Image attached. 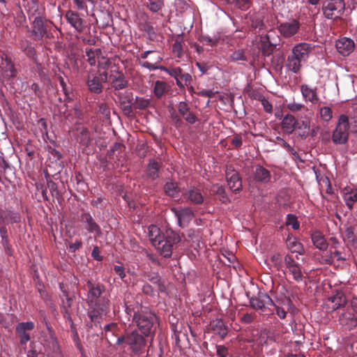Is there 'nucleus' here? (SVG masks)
<instances>
[{
    "instance_id": "58",
    "label": "nucleus",
    "mask_w": 357,
    "mask_h": 357,
    "mask_svg": "<svg viewBox=\"0 0 357 357\" xmlns=\"http://www.w3.org/2000/svg\"><path fill=\"white\" fill-rule=\"evenodd\" d=\"M0 235L1 237L8 236V231L4 220H0Z\"/></svg>"
},
{
    "instance_id": "5",
    "label": "nucleus",
    "mask_w": 357,
    "mask_h": 357,
    "mask_svg": "<svg viewBox=\"0 0 357 357\" xmlns=\"http://www.w3.org/2000/svg\"><path fill=\"white\" fill-rule=\"evenodd\" d=\"M349 123L347 116H340L338 123L333 133V141L336 144H343L347 142L349 136Z\"/></svg>"
},
{
    "instance_id": "28",
    "label": "nucleus",
    "mask_w": 357,
    "mask_h": 357,
    "mask_svg": "<svg viewBox=\"0 0 357 357\" xmlns=\"http://www.w3.org/2000/svg\"><path fill=\"white\" fill-rule=\"evenodd\" d=\"M343 196L346 205L351 209L357 201V189L346 188L343 190Z\"/></svg>"
},
{
    "instance_id": "63",
    "label": "nucleus",
    "mask_w": 357,
    "mask_h": 357,
    "mask_svg": "<svg viewBox=\"0 0 357 357\" xmlns=\"http://www.w3.org/2000/svg\"><path fill=\"white\" fill-rule=\"evenodd\" d=\"M271 260L275 265H280L282 263V256L279 253L274 254L271 257Z\"/></svg>"
},
{
    "instance_id": "8",
    "label": "nucleus",
    "mask_w": 357,
    "mask_h": 357,
    "mask_svg": "<svg viewBox=\"0 0 357 357\" xmlns=\"http://www.w3.org/2000/svg\"><path fill=\"white\" fill-rule=\"evenodd\" d=\"M107 79V73L104 71L100 74V77L93 75H89L86 79V86L90 92L100 94L102 91V82Z\"/></svg>"
},
{
    "instance_id": "37",
    "label": "nucleus",
    "mask_w": 357,
    "mask_h": 357,
    "mask_svg": "<svg viewBox=\"0 0 357 357\" xmlns=\"http://www.w3.org/2000/svg\"><path fill=\"white\" fill-rule=\"evenodd\" d=\"M160 168L159 162L154 160H151L146 168V174L149 177L155 178L158 177V170Z\"/></svg>"
},
{
    "instance_id": "55",
    "label": "nucleus",
    "mask_w": 357,
    "mask_h": 357,
    "mask_svg": "<svg viewBox=\"0 0 357 357\" xmlns=\"http://www.w3.org/2000/svg\"><path fill=\"white\" fill-rule=\"evenodd\" d=\"M17 333L20 335V340L21 344H25L27 342L30 340L29 334L26 332L24 331H17Z\"/></svg>"
},
{
    "instance_id": "6",
    "label": "nucleus",
    "mask_w": 357,
    "mask_h": 357,
    "mask_svg": "<svg viewBox=\"0 0 357 357\" xmlns=\"http://www.w3.org/2000/svg\"><path fill=\"white\" fill-rule=\"evenodd\" d=\"M133 319L142 333L147 336L151 333L156 317L152 314L135 313Z\"/></svg>"
},
{
    "instance_id": "39",
    "label": "nucleus",
    "mask_w": 357,
    "mask_h": 357,
    "mask_svg": "<svg viewBox=\"0 0 357 357\" xmlns=\"http://www.w3.org/2000/svg\"><path fill=\"white\" fill-rule=\"evenodd\" d=\"M165 193L172 197H176L178 194V190L176 183L167 182L165 185Z\"/></svg>"
},
{
    "instance_id": "14",
    "label": "nucleus",
    "mask_w": 357,
    "mask_h": 357,
    "mask_svg": "<svg viewBox=\"0 0 357 357\" xmlns=\"http://www.w3.org/2000/svg\"><path fill=\"white\" fill-rule=\"evenodd\" d=\"M273 306L275 307L277 315L280 319H284L287 315V310H291L294 305L289 298L284 296L280 299L278 298Z\"/></svg>"
},
{
    "instance_id": "53",
    "label": "nucleus",
    "mask_w": 357,
    "mask_h": 357,
    "mask_svg": "<svg viewBox=\"0 0 357 357\" xmlns=\"http://www.w3.org/2000/svg\"><path fill=\"white\" fill-rule=\"evenodd\" d=\"M332 255H334L337 258V259L340 261H344L346 259L345 257H343L342 256V253L340 251L335 250L333 253L330 254V257H328L324 259V261L326 264H332V261H333Z\"/></svg>"
},
{
    "instance_id": "60",
    "label": "nucleus",
    "mask_w": 357,
    "mask_h": 357,
    "mask_svg": "<svg viewBox=\"0 0 357 357\" xmlns=\"http://www.w3.org/2000/svg\"><path fill=\"white\" fill-rule=\"evenodd\" d=\"M276 139H277L278 144H281L282 146L286 148L289 151H291L293 150V148L286 141H284L282 138L278 137L276 138Z\"/></svg>"
},
{
    "instance_id": "64",
    "label": "nucleus",
    "mask_w": 357,
    "mask_h": 357,
    "mask_svg": "<svg viewBox=\"0 0 357 357\" xmlns=\"http://www.w3.org/2000/svg\"><path fill=\"white\" fill-rule=\"evenodd\" d=\"M217 353L220 357H227V349L225 347L218 346L217 347Z\"/></svg>"
},
{
    "instance_id": "52",
    "label": "nucleus",
    "mask_w": 357,
    "mask_h": 357,
    "mask_svg": "<svg viewBox=\"0 0 357 357\" xmlns=\"http://www.w3.org/2000/svg\"><path fill=\"white\" fill-rule=\"evenodd\" d=\"M230 58L232 61H234L245 60L244 52L242 50H238L234 52L231 54Z\"/></svg>"
},
{
    "instance_id": "43",
    "label": "nucleus",
    "mask_w": 357,
    "mask_h": 357,
    "mask_svg": "<svg viewBox=\"0 0 357 357\" xmlns=\"http://www.w3.org/2000/svg\"><path fill=\"white\" fill-rule=\"evenodd\" d=\"M296 128L301 130L300 135L302 136H307L310 132V122L307 121H298Z\"/></svg>"
},
{
    "instance_id": "20",
    "label": "nucleus",
    "mask_w": 357,
    "mask_h": 357,
    "mask_svg": "<svg viewBox=\"0 0 357 357\" xmlns=\"http://www.w3.org/2000/svg\"><path fill=\"white\" fill-rule=\"evenodd\" d=\"M80 220L84 224H86L85 228L86 230L90 233H93L96 237L101 234L100 227L96 224L89 213H83L81 215Z\"/></svg>"
},
{
    "instance_id": "23",
    "label": "nucleus",
    "mask_w": 357,
    "mask_h": 357,
    "mask_svg": "<svg viewBox=\"0 0 357 357\" xmlns=\"http://www.w3.org/2000/svg\"><path fill=\"white\" fill-rule=\"evenodd\" d=\"M169 89V84L162 80H156L152 85V93L155 98L161 100L164 96L168 92Z\"/></svg>"
},
{
    "instance_id": "3",
    "label": "nucleus",
    "mask_w": 357,
    "mask_h": 357,
    "mask_svg": "<svg viewBox=\"0 0 357 357\" xmlns=\"http://www.w3.org/2000/svg\"><path fill=\"white\" fill-rule=\"evenodd\" d=\"M345 10L344 0H326L323 3V13L328 20L340 18Z\"/></svg>"
},
{
    "instance_id": "18",
    "label": "nucleus",
    "mask_w": 357,
    "mask_h": 357,
    "mask_svg": "<svg viewBox=\"0 0 357 357\" xmlns=\"http://www.w3.org/2000/svg\"><path fill=\"white\" fill-rule=\"evenodd\" d=\"M337 52L342 56L349 55L354 50V42L349 38H342L336 41L335 44Z\"/></svg>"
},
{
    "instance_id": "9",
    "label": "nucleus",
    "mask_w": 357,
    "mask_h": 357,
    "mask_svg": "<svg viewBox=\"0 0 357 357\" xmlns=\"http://www.w3.org/2000/svg\"><path fill=\"white\" fill-rule=\"evenodd\" d=\"M47 21L41 17H36L32 23L31 35L35 40H41L47 37Z\"/></svg>"
},
{
    "instance_id": "31",
    "label": "nucleus",
    "mask_w": 357,
    "mask_h": 357,
    "mask_svg": "<svg viewBox=\"0 0 357 357\" xmlns=\"http://www.w3.org/2000/svg\"><path fill=\"white\" fill-rule=\"evenodd\" d=\"M287 246L291 252L302 255L304 252L303 246L298 239L294 236H288Z\"/></svg>"
},
{
    "instance_id": "46",
    "label": "nucleus",
    "mask_w": 357,
    "mask_h": 357,
    "mask_svg": "<svg viewBox=\"0 0 357 357\" xmlns=\"http://www.w3.org/2000/svg\"><path fill=\"white\" fill-rule=\"evenodd\" d=\"M287 107L291 112L294 113L301 112L303 109H307L306 107L303 104L296 102L295 101L289 102L287 105Z\"/></svg>"
},
{
    "instance_id": "42",
    "label": "nucleus",
    "mask_w": 357,
    "mask_h": 357,
    "mask_svg": "<svg viewBox=\"0 0 357 357\" xmlns=\"http://www.w3.org/2000/svg\"><path fill=\"white\" fill-rule=\"evenodd\" d=\"M199 40L204 45H208L211 47H214L219 41V36H214L213 37H210L202 35L199 38Z\"/></svg>"
},
{
    "instance_id": "56",
    "label": "nucleus",
    "mask_w": 357,
    "mask_h": 357,
    "mask_svg": "<svg viewBox=\"0 0 357 357\" xmlns=\"http://www.w3.org/2000/svg\"><path fill=\"white\" fill-rule=\"evenodd\" d=\"M114 272L119 276L121 280H123L126 277V273L124 268L121 266L116 265L114 267Z\"/></svg>"
},
{
    "instance_id": "48",
    "label": "nucleus",
    "mask_w": 357,
    "mask_h": 357,
    "mask_svg": "<svg viewBox=\"0 0 357 357\" xmlns=\"http://www.w3.org/2000/svg\"><path fill=\"white\" fill-rule=\"evenodd\" d=\"M34 328V323L33 321H26L19 323L16 326V331H31Z\"/></svg>"
},
{
    "instance_id": "27",
    "label": "nucleus",
    "mask_w": 357,
    "mask_h": 357,
    "mask_svg": "<svg viewBox=\"0 0 357 357\" xmlns=\"http://www.w3.org/2000/svg\"><path fill=\"white\" fill-rule=\"evenodd\" d=\"M255 180L262 183L270 181L271 176L270 172L261 165H257L254 172Z\"/></svg>"
},
{
    "instance_id": "57",
    "label": "nucleus",
    "mask_w": 357,
    "mask_h": 357,
    "mask_svg": "<svg viewBox=\"0 0 357 357\" xmlns=\"http://www.w3.org/2000/svg\"><path fill=\"white\" fill-rule=\"evenodd\" d=\"M82 246V242L80 241H76L75 243H69L68 248L70 252H75L79 249Z\"/></svg>"
},
{
    "instance_id": "35",
    "label": "nucleus",
    "mask_w": 357,
    "mask_h": 357,
    "mask_svg": "<svg viewBox=\"0 0 357 357\" xmlns=\"http://www.w3.org/2000/svg\"><path fill=\"white\" fill-rule=\"evenodd\" d=\"M77 132H79L78 138L79 142L84 146H89L91 140L89 130L86 128L80 127L77 128Z\"/></svg>"
},
{
    "instance_id": "38",
    "label": "nucleus",
    "mask_w": 357,
    "mask_h": 357,
    "mask_svg": "<svg viewBox=\"0 0 357 357\" xmlns=\"http://www.w3.org/2000/svg\"><path fill=\"white\" fill-rule=\"evenodd\" d=\"M318 113L321 119L328 122L333 118V111L329 106H319Z\"/></svg>"
},
{
    "instance_id": "10",
    "label": "nucleus",
    "mask_w": 357,
    "mask_h": 357,
    "mask_svg": "<svg viewBox=\"0 0 357 357\" xmlns=\"http://www.w3.org/2000/svg\"><path fill=\"white\" fill-rule=\"evenodd\" d=\"M284 264L287 271L292 275L294 279L298 282H301L303 278L301 268L294 257L287 255L284 257Z\"/></svg>"
},
{
    "instance_id": "2",
    "label": "nucleus",
    "mask_w": 357,
    "mask_h": 357,
    "mask_svg": "<svg viewBox=\"0 0 357 357\" xmlns=\"http://www.w3.org/2000/svg\"><path fill=\"white\" fill-rule=\"evenodd\" d=\"M89 292L87 300L91 307L89 316L91 321H97L103 314H105L109 306V300L101 297L104 291L102 285H94L91 281L87 282Z\"/></svg>"
},
{
    "instance_id": "4",
    "label": "nucleus",
    "mask_w": 357,
    "mask_h": 357,
    "mask_svg": "<svg viewBox=\"0 0 357 357\" xmlns=\"http://www.w3.org/2000/svg\"><path fill=\"white\" fill-rule=\"evenodd\" d=\"M250 305L252 308L259 311V314L264 316H268L273 313L270 308L275 305V302L267 294L259 295L258 297H252L250 300Z\"/></svg>"
},
{
    "instance_id": "36",
    "label": "nucleus",
    "mask_w": 357,
    "mask_h": 357,
    "mask_svg": "<svg viewBox=\"0 0 357 357\" xmlns=\"http://www.w3.org/2000/svg\"><path fill=\"white\" fill-rule=\"evenodd\" d=\"M211 191L212 193L218 195L222 203H225L229 200L225 190L222 185L213 184L211 186Z\"/></svg>"
},
{
    "instance_id": "7",
    "label": "nucleus",
    "mask_w": 357,
    "mask_h": 357,
    "mask_svg": "<svg viewBox=\"0 0 357 357\" xmlns=\"http://www.w3.org/2000/svg\"><path fill=\"white\" fill-rule=\"evenodd\" d=\"M346 304L347 298L345 294L341 291H337L333 295L328 296L324 302L326 311L328 313L344 307Z\"/></svg>"
},
{
    "instance_id": "30",
    "label": "nucleus",
    "mask_w": 357,
    "mask_h": 357,
    "mask_svg": "<svg viewBox=\"0 0 357 357\" xmlns=\"http://www.w3.org/2000/svg\"><path fill=\"white\" fill-rule=\"evenodd\" d=\"M312 241L313 245L321 250H326L328 248V243L320 232L315 231L311 236Z\"/></svg>"
},
{
    "instance_id": "32",
    "label": "nucleus",
    "mask_w": 357,
    "mask_h": 357,
    "mask_svg": "<svg viewBox=\"0 0 357 357\" xmlns=\"http://www.w3.org/2000/svg\"><path fill=\"white\" fill-rule=\"evenodd\" d=\"M85 52L87 57V62L90 66H93L97 63V61L99 56L101 54L102 51L99 48L95 50L92 48H86Z\"/></svg>"
},
{
    "instance_id": "50",
    "label": "nucleus",
    "mask_w": 357,
    "mask_h": 357,
    "mask_svg": "<svg viewBox=\"0 0 357 357\" xmlns=\"http://www.w3.org/2000/svg\"><path fill=\"white\" fill-rule=\"evenodd\" d=\"M149 4L148 6L149 8L155 13L161 9L163 6V2L162 0H149Z\"/></svg>"
},
{
    "instance_id": "61",
    "label": "nucleus",
    "mask_w": 357,
    "mask_h": 357,
    "mask_svg": "<svg viewBox=\"0 0 357 357\" xmlns=\"http://www.w3.org/2000/svg\"><path fill=\"white\" fill-rule=\"evenodd\" d=\"M239 2L234 1L236 4L242 10H245L249 6L250 0H238Z\"/></svg>"
},
{
    "instance_id": "15",
    "label": "nucleus",
    "mask_w": 357,
    "mask_h": 357,
    "mask_svg": "<svg viewBox=\"0 0 357 357\" xmlns=\"http://www.w3.org/2000/svg\"><path fill=\"white\" fill-rule=\"evenodd\" d=\"M299 27V22L296 20H292L280 24L278 26V31L284 37L289 38L296 34L298 32Z\"/></svg>"
},
{
    "instance_id": "47",
    "label": "nucleus",
    "mask_w": 357,
    "mask_h": 357,
    "mask_svg": "<svg viewBox=\"0 0 357 357\" xmlns=\"http://www.w3.org/2000/svg\"><path fill=\"white\" fill-rule=\"evenodd\" d=\"M172 52L174 54L178 57L181 58L183 54V46L181 41L176 40L172 45Z\"/></svg>"
},
{
    "instance_id": "59",
    "label": "nucleus",
    "mask_w": 357,
    "mask_h": 357,
    "mask_svg": "<svg viewBox=\"0 0 357 357\" xmlns=\"http://www.w3.org/2000/svg\"><path fill=\"white\" fill-rule=\"evenodd\" d=\"M183 117L187 122L191 124L195 123L197 121L196 116L190 112H188L187 114H185V116Z\"/></svg>"
},
{
    "instance_id": "22",
    "label": "nucleus",
    "mask_w": 357,
    "mask_h": 357,
    "mask_svg": "<svg viewBox=\"0 0 357 357\" xmlns=\"http://www.w3.org/2000/svg\"><path fill=\"white\" fill-rule=\"evenodd\" d=\"M301 92L303 98L310 102L312 104H317L319 98L318 96L317 89L310 86L308 84H303L301 86Z\"/></svg>"
},
{
    "instance_id": "25",
    "label": "nucleus",
    "mask_w": 357,
    "mask_h": 357,
    "mask_svg": "<svg viewBox=\"0 0 357 357\" xmlns=\"http://www.w3.org/2000/svg\"><path fill=\"white\" fill-rule=\"evenodd\" d=\"M0 68L7 75L13 77L15 75V68L12 63L11 60L8 56L3 52L0 51Z\"/></svg>"
},
{
    "instance_id": "13",
    "label": "nucleus",
    "mask_w": 357,
    "mask_h": 357,
    "mask_svg": "<svg viewBox=\"0 0 357 357\" xmlns=\"http://www.w3.org/2000/svg\"><path fill=\"white\" fill-rule=\"evenodd\" d=\"M339 324L346 330H353L357 326V317L354 312L345 311L339 315Z\"/></svg>"
},
{
    "instance_id": "41",
    "label": "nucleus",
    "mask_w": 357,
    "mask_h": 357,
    "mask_svg": "<svg viewBox=\"0 0 357 357\" xmlns=\"http://www.w3.org/2000/svg\"><path fill=\"white\" fill-rule=\"evenodd\" d=\"M125 149V146L121 143H115L109 149L108 155L111 158L116 157L119 159L118 154L121 153Z\"/></svg>"
},
{
    "instance_id": "19",
    "label": "nucleus",
    "mask_w": 357,
    "mask_h": 357,
    "mask_svg": "<svg viewBox=\"0 0 357 357\" xmlns=\"http://www.w3.org/2000/svg\"><path fill=\"white\" fill-rule=\"evenodd\" d=\"M67 22L79 33H82L84 29V25L82 18L79 15L73 10H68L66 13Z\"/></svg>"
},
{
    "instance_id": "54",
    "label": "nucleus",
    "mask_w": 357,
    "mask_h": 357,
    "mask_svg": "<svg viewBox=\"0 0 357 357\" xmlns=\"http://www.w3.org/2000/svg\"><path fill=\"white\" fill-rule=\"evenodd\" d=\"M178 110L182 116H185V114L189 112V107L185 102H180L178 105Z\"/></svg>"
},
{
    "instance_id": "51",
    "label": "nucleus",
    "mask_w": 357,
    "mask_h": 357,
    "mask_svg": "<svg viewBox=\"0 0 357 357\" xmlns=\"http://www.w3.org/2000/svg\"><path fill=\"white\" fill-rule=\"evenodd\" d=\"M6 219L10 223L19 222L20 221V216L17 212L8 211L6 214Z\"/></svg>"
},
{
    "instance_id": "62",
    "label": "nucleus",
    "mask_w": 357,
    "mask_h": 357,
    "mask_svg": "<svg viewBox=\"0 0 357 357\" xmlns=\"http://www.w3.org/2000/svg\"><path fill=\"white\" fill-rule=\"evenodd\" d=\"M91 255L95 259L98 261H101L102 259V257L100 255L99 249L97 246L93 248Z\"/></svg>"
},
{
    "instance_id": "44",
    "label": "nucleus",
    "mask_w": 357,
    "mask_h": 357,
    "mask_svg": "<svg viewBox=\"0 0 357 357\" xmlns=\"http://www.w3.org/2000/svg\"><path fill=\"white\" fill-rule=\"evenodd\" d=\"M253 98L255 99H258L259 100L261 101L263 108L266 112H267L268 114L272 113V112H273L272 104L271 102H269V101L267 99H266L264 96H260V95L258 96V97L253 96Z\"/></svg>"
},
{
    "instance_id": "12",
    "label": "nucleus",
    "mask_w": 357,
    "mask_h": 357,
    "mask_svg": "<svg viewBox=\"0 0 357 357\" xmlns=\"http://www.w3.org/2000/svg\"><path fill=\"white\" fill-rule=\"evenodd\" d=\"M126 344L129 345L134 352H139L144 348L145 340L137 331H132L126 335Z\"/></svg>"
},
{
    "instance_id": "49",
    "label": "nucleus",
    "mask_w": 357,
    "mask_h": 357,
    "mask_svg": "<svg viewBox=\"0 0 357 357\" xmlns=\"http://www.w3.org/2000/svg\"><path fill=\"white\" fill-rule=\"evenodd\" d=\"M109 64V60L107 57L103 55L102 52L99 56V58L97 61V65L98 68L101 70H105L108 68Z\"/></svg>"
},
{
    "instance_id": "40",
    "label": "nucleus",
    "mask_w": 357,
    "mask_h": 357,
    "mask_svg": "<svg viewBox=\"0 0 357 357\" xmlns=\"http://www.w3.org/2000/svg\"><path fill=\"white\" fill-rule=\"evenodd\" d=\"M133 105L136 109H144L149 107L151 99L144 97H136Z\"/></svg>"
},
{
    "instance_id": "21",
    "label": "nucleus",
    "mask_w": 357,
    "mask_h": 357,
    "mask_svg": "<svg viewBox=\"0 0 357 357\" xmlns=\"http://www.w3.org/2000/svg\"><path fill=\"white\" fill-rule=\"evenodd\" d=\"M311 51V45L307 43H301L295 45L291 54L303 61H305Z\"/></svg>"
},
{
    "instance_id": "16",
    "label": "nucleus",
    "mask_w": 357,
    "mask_h": 357,
    "mask_svg": "<svg viewBox=\"0 0 357 357\" xmlns=\"http://www.w3.org/2000/svg\"><path fill=\"white\" fill-rule=\"evenodd\" d=\"M111 86L116 90H121L126 88L128 81L124 74L119 70H112L109 75Z\"/></svg>"
},
{
    "instance_id": "17",
    "label": "nucleus",
    "mask_w": 357,
    "mask_h": 357,
    "mask_svg": "<svg viewBox=\"0 0 357 357\" xmlns=\"http://www.w3.org/2000/svg\"><path fill=\"white\" fill-rule=\"evenodd\" d=\"M180 227H185L193 218L194 213L188 207L183 208H172Z\"/></svg>"
},
{
    "instance_id": "33",
    "label": "nucleus",
    "mask_w": 357,
    "mask_h": 357,
    "mask_svg": "<svg viewBox=\"0 0 357 357\" xmlns=\"http://www.w3.org/2000/svg\"><path fill=\"white\" fill-rule=\"evenodd\" d=\"M302 62L303 61L291 54L288 56L287 67L289 70L297 73L301 69Z\"/></svg>"
},
{
    "instance_id": "29",
    "label": "nucleus",
    "mask_w": 357,
    "mask_h": 357,
    "mask_svg": "<svg viewBox=\"0 0 357 357\" xmlns=\"http://www.w3.org/2000/svg\"><path fill=\"white\" fill-rule=\"evenodd\" d=\"M146 66L149 68L150 71L155 70H160L169 74L171 77H174L175 79L180 77L182 73V69L179 67L177 68H167V67H157L153 65H150L146 63Z\"/></svg>"
},
{
    "instance_id": "11",
    "label": "nucleus",
    "mask_w": 357,
    "mask_h": 357,
    "mask_svg": "<svg viewBox=\"0 0 357 357\" xmlns=\"http://www.w3.org/2000/svg\"><path fill=\"white\" fill-rule=\"evenodd\" d=\"M226 178L229 188L233 192L237 193L242 189V181L238 173L232 169L228 167L226 170Z\"/></svg>"
},
{
    "instance_id": "24",
    "label": "nucleus",
    "mask_w": 357,
    "mask_h": 357,
    "mask_svg": "<svg viewBox=\"0 0 357 357\" xmlns=\"http://www.w3.org/2000/svg\"><path fill=\"white\" fill-rule=\"evenodd\" d=\"M185 197L194 204H201L204 202V196L201 190L194 186H190L187 190Z\"/></svg>"
},
{
    "instance_id": "26",
    "label": "nucleus",
    "mask_w": 357,
    "mask_h": 357,
    "mask_svg": "<svg viewBox=\"0 0 357 357\" xmlns=\"http://www.w3.org/2000/svg\"><path fill=\"white\" fill-rule=\"evenodd\" d=\"M298 121L291 114H287L282 121V128L287 134H291L296 129Z\"/></svg>"
},
{
    "instance_id": "1",
    "label": "nucleus",
    "mask_w": 357,
    "mask_h": 357,
    "mask_svg": "<svg viewBox=\"0 0 357 357\" xmlns=\"http://www.w3.org/2000/svg\"><path fill=\"white\" fill-rule=\"evenodd\" d=\"M148 234L152 245L164 257H170L173 250L182 241V236L178 232L171 229L162 231L154 225L149 227Z\"/></svg>"
},
{
    "instance_id": "34",
    "label": "nucleus",
    "mask_w": 357,
    "mask_h": 357,
    "mask_svg": "<svg viewBox=\"0 0 357 357\" xmlns=\"http://www.w3.org/2000/svg\"><path fill=\"white\" fill-rule=\"evenodd\" d=\"M152 56L150 58V61H139V64L145 68H147L149 70V68L146 66V63L153 65L157 67H163V66H160L158 63L162 60V56L157 52H155L153 51V53L152 54Z\"/></svg>"
},
{
    "instance_id": "45",
    "label": "nucleus",
    "mask_w": 357,
    "mask_h": 357,
    "mask_svg": "<svg viewBox=\"0 0 357 357\" xmlns=\"http://www.w3.org/2000/svg\"><path fill=\"white\" fill-rule=\"evenodd\" d=\"M286 225L291 226L295 230L298 229L300 227L296 216L293 214H288L287 215Z\"/></svg>"
}]
</instances>
